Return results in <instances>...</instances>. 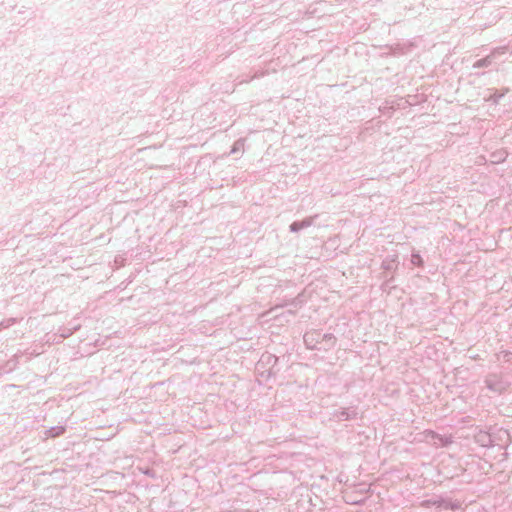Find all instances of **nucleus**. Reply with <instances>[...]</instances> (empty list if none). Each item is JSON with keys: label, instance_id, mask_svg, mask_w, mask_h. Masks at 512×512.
<instances>
[{"label": "nucleus", "instance_id": "f257e3e1", "mask_svg": "<svg viewBox=\"0 0 512 512\" xmlns=\"http://www.w3.org/2000/svg\"><path fill=\"white\" fill-rule=\"evenodd\" d=\"M432 506L444 510H457L461 507V503L458 500L441 495H433L431 498L420 502V507L430 508Z\"/></svg>", "mask_w": 512, "mask_h": 512}, {"label": "nucleus", "instance_id": "f03ea898", "mask_svg": "<svg viewBox=\"0 0 512 512\" xmlns=\"http://www.w3.org/2000/svg\"><path fill=\"white\" fill-rule=\"evenodd\" d=\"M485 385L487 389L496 393H502L508 387V383L504 381L502 375L496 373H491L486 376Z\"/></svg>", "mask_w": 512, "mask_h": 512}, {"label": "nucleus", "instance_id": "7ed1b4c3", "mask_svg": "<svg viewBox=\"0 0 512 512\" xmlns=\"http://www.w3.org/2000/svg\"><path fill=\"white\" fill-rule=\"evenodd\" d=\"M425 439L435 447H446L453 442L451 436H443L433 430L423 432Z\"/></svg>", "mask_w": 512, "mask_h": 512}, {"label": "nucleus", "instance_id": "20e7f679", "mask_svg": "<svg viewBox=\"0 0 512 512\" xmlns=\"http://www.w3.org/2000/svg\"><path fill=\"white\" fill-rule=\"evenodd\" d=\"M318 218V214L304 218L301 221H294L290 224L289 229L291 232H299L302 229L308 228L314 224V221Z\"/></svg>", "mask_w": 512, "mask_h": 512}, {"label": "nucleus", "instance_id": "39448f33", "mask_svg": "<svg viewBox=\"0 0 512 512\" xmlns=\"http://www.w3.org/2000/svg\"><path fill=\"white\" fill-rule=\"evenodd\" d=\"M358 412L355 408H342L333 413V417L339 421H347L356 419Z\"/></svg>", "mask_w": 512, "mask_h": 512}, {"label": "nucleus", "instance_id": "423d86ee", "mask_svg": "<svg viewBox=\"0 0 512 512\" xmlns=\"http://www.w3.org/2000/svg\"><path fill=\"white\" fill-rule=\"evenodd\" d=\"M321 333L319 331L313 330L306 332L304 335V343L309 349H319L317 344L321 343L320 339Z\"/></svg>", "mask_w": 512, "mask_h": 512}, {"label": "nucleus", "instance_id": "0eeeda50", "mask_svg": "<svg viewBox=\"0 0 512 512\" xmlns=\"http://www.w3.org/2000/svg\"><path fill=\"white\" fill-rule=\"evenodd\" d=\"M397 257L396 256H389L386 257L381 264V267L384 270H394L397 267Z\"/></svg>", "mask_w": 512, "mask_h": 512}, {"label": "nucleus", "instance_id": "6e6552de", "mask_svg": "<svg viewBox=\"0 0 512 512\" xmlns=\"http://www.w3.org/2000/svg\"><path fill=\"white\" fill-rule=\"evenodd\" d=\"M493 59L487 55L486 57L482 58V59H479L477 60L474 64H473V68H483V67H489L492 63H493Z\"/></svg>", "mask_w": 512, "mask_h": 512}, {"label": "nucleus", "instance_id": "1a4fd4ad", "mask_svg": "<svg viewBox=\"0 0 512 512\" xmlns=\"http://www.w3.org/2000/svg\"><path fill=\"white\" fill-rule=\"evenodd\" d=\"M507 153L505 151H497L491 154L492 163H501L505 161Z\"/></svg>", "mask_w": 512, "mask_h": 512}, {"label": "nucleus", "instance_id": "9d476101", "mask_svg": "<svg viewBox=\"0 0 512 512\" xmlns=\"http://www.w3.org/2000/svg\"><path fill=\"white\" fill-rule=\"evenodd\" d=\"M64 431H65V428L63 426H55V427H52L49 430H47L46 434L49 437H56V436L63 434Z\"/></svg>", "mask_w": 512, "mask_h": 512}, {"label": "nucleus", "instance_id": "9b49d317", "mask_svg": "<svg viewBox=\"0 0 512 512\" xmlns=\"http://www.w3.org/2000/svg\"><path fill=\"white\" fill-rule=\"evenodd\" d=\"M244 142L245 140L240 138L238 139L232 146V149L231 151L229 152L228 155H231V154H235V153H238L240 151H242L244 149Z\"/></svg>", "mask_w": 512, "mask_h": 512}, {"label": "nucleus", "instance_id": "f8f14e48", "mask_svg": "<svg viewBox=\"0 0 512 512\" xmlns=\"http://www.w3.org/2000/svg\"><path fill=\"white\" fill-rule=\"evenodd\" d=\"M507 51V46H501V47H496L494 48L490 54H488L493 60H495L497 57H499L500 55H503L505 54Z\"/></svg>", "mask_w": 512, "mask_h": 512}, {"label": "nucleus", "instance_id": "ddd939ff", "mask_svg": "<svg viewBox=\"0 0 512 512\" xmlns=\"http://www.w3.org/2000/svg\"><path fill=\"white\" fill-rule=\"evenodd\" d=\"M267 74H268V70H258L250 78L241 80L240 83H244V82L248 83L253 79L261 78Z\"/></svg>", "mask_w": 512, "mask_h": 512}, {"label": "nucleus", "instance_id": "4468645a", "mask_svg": "<svg viewBox=\"0 0 512 512\" xmlns=\"http://www.w3.org/2000/svg\"><path fill=\"white\" fill-rule=\"evenodd\" d=\"M320 339L321 341H327L330 347H333L336 343V338L331 333L321 334Z\"/></svg>", "mask_w": 512, "mask_h": 512}, {"label": "nucleus", "instance_id": "2eb2a0df", "mask_svg": "<svg viewBox=\"0 0 512 512\" xmlns=\"http://www.w3.org/2000/svg\"><path fill=\"white\" fill-rule=\"evenodd\" d=\"M17 321L18 320L16 318H9V319L3 320L2 322H0V330L6 329V328L14 325L15 323H17Z\"/></svg>", "mask_w": 512, "mask_h": 512}, {"label": "nucleus", "instance_id": "dca6fc26", "mask_svg": "<svg viewBox=\"0 0 512 512\" xmlns=\"http://www.w3.org/2000/svg\"><path fill=\"white\" fill-rule=\"evenodd\" d=\"M499 359H503L506 362H512V352L510 351H501L498 355Z\"/></svg>", "mask_w": 512, "mask_h": 512}, {"label": "nucleus", "instance_id": "f3484780", "mask_svg": "<svg viewBox=\"0 0 512 512\" xmlns=\"http://www.w3.org/2000/svg\"><path fill=\"white\" fill-rule=\"evenodd\" d=\"M411 263L413 265L421 266L423 264L421 256L418 253H413L411 255Z\"/></svg>", "mask_w": 512, "mask_h": 512}, {"label": "nucleus", "instance_id": "a211bd4d", "mask_svg": "<svg viewBox=\"0 0 512 512\" xmlns=\"http://www.w3.org/2000/svg\"><path fill=\"white\" fill-rule=\"evenodd\" d=\"M502 96H503V94H494L493 96H491V100L494 103H497Z\"/></svg>", "mask_w": 512, "mask_h": 512}, {"label": "nucleus", "instance_id": "6ab92c4d", "mask_svg": "<svg viewBox=\"0 0 512 512\" xmlns=\"http://www.w3.org/2000/svg\"><path fill=\"white\" fill-rule=\"evenodd\" d=\"M22 355L21 352L16 353L13 358L15 359V363H17V359ZM16 364H13V367H15Z\"/></svg>", "mask_w": 512, "mask_h": 512}, {"label": "nucleus", "instance_id": "aec40b11", "mask_svg": "<svg viewBox=\"0 0 512 512\" xmlns=\"http://www.w3.org/2000/svg\"><path fill=\"white\" fill-rule=\"evenodd\" d=\"M71 334H72V331H71V330H68V332H67V333L63 332V333L61 334V336H62V337H68V336H70Z\"/></svg>", "mask_w": 512, "mask_h": 512}, {"label": "nucleus", "instance_id": "412c9836", "mask_svg": "<svg viewBox=\"0 0 512 512\" xmlns=\"http://www.w3.org/2000/svg\"><path fill=\"white\" fill-rule=\"evenodd\" d=\"M121 261H123V258H120V260H119V258H118V257H116V258H115V262H116V263H121Z\"/></svg>", "mask_w": 512, "mask_h": 512}, {"label": "nucleus", "instance_id": "4be33fe9", "mask_svg": "<svg viewBox=\"0 0 512 512\" xmlns=\"http://www.w3.org/2000/svg\"><path fill=\"white\" fill-rule=\"evenodd\" d=\"M121 261H123V258H120V260H119V258H118V257H116V258H115V262H116V263H121Z\"/></svg>", "mask_w": 512, "mask_h": 512}, {"label": "nucleus", "instance_id": "5701e85b", "mask_svg": "<svg viewBox=\"0 0 512 512\" xmlns=\"http://www.w3.org/2000/svg\"><path fill=\"white\" fill-rule=\"evenodd\" d=\"M121 261H123V258H120V260H119V258H118V257H116V258H115V262H116V263H121Z\"/></svg>", "mask_w": 512, "mask_h": 512}, {"label": "nucleus", "instance_id": "b1692460", "mask_svg": "<svg viewBox=\"0 0 512 512\" xmlns=\"http://www.w3.org/2000/svg\"><path fill=\"white\" fill-rule=\"evenodd\" d=\"M10 362H13V359H10V361H7V364H10ZM15 362V359H14Z\"/></svg>", "mask_w": 512, "mask_h": 512}, {"label": "nucleus", "instance_id": "393cba45", "mask_svg": "<svg viewBox=\"0 0 512 512\" xmlns=\"http://www.w3.org/2000/svg\"><path fill=\"white\" fill-rule=\"evenodd\" d=\"M10 362H13V359H10V361H7V364H10ZM15 362V359H14Z\"/></svg>", "mask_w": 512, "mask_h": 512}]
</instances>
